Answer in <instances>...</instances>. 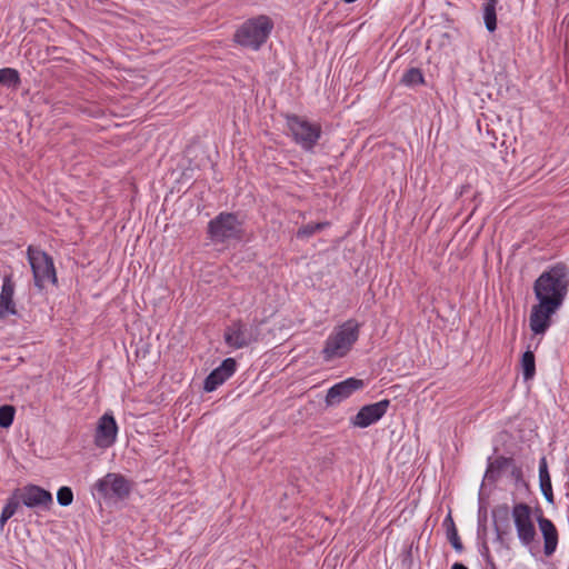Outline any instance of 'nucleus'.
I'll return each instance as SVG.
<instances>
[{"mask_svg":"<svg viewBox=\"0 0 569 569\" xmlns=\"http://www.w3.org/2000/svg\"><path fill=\"white\" fill-rule=\"evenodd\" d=\"M569 291V267L557 262L545 270L533 282V292L539 302L560 308Z\"/></svg>","mask_w":569,"mask_h":569,"instance_id":"nucleus-1","label":"nucleus"},{"mask_svg":"<svg viewBox=\"0 0 569 569\" xmlns=\"http://www.w3.org/2000/svg\"><path fill=\"white\" fill-rule=\"evenodd\" d=\"M360 332V323L349 319L339 326L326 340L322 356L326 361L345 357L357 342Z\"/></svg>","mask_w":569,"mask_h":569,"instance_id":"nucleus-2","label":"nucleus"},{"mask_svg":"<svg viewBox=\"0 0 569 569\" xmlns=\"http://www.w3.org/2000/svg\"><path fill=\"white\" fill-rule=\"evenodd\" d=\"M273 29L270 17L260 14L244 21L234 32L233 41L241 47L259 50Z\"/></svg>","mask_w":569,"mask_h":569,"instance_id":"nucleus-3","label":"nucleus"},{"mask_svg":"<svg viewBox=\"0 0 569 569\" xmlns=\"http://www.w3.org/2000/svg\"><path fill=\"white\" fill-rule=\"evenodd\" d=\"M27 257L32 270L34 286L42 290L46 283L57 284L53 259L43 250L29 246Z\"/></svg>","mask_w":569,"mask_h":569,"instance_id":"nucleus-4","label":"nucleus"},{"mask_svg":"<svg viewBox=\"0 0 569 569\" xmlns=\"http://www.w3.org/2000/svg\"><path fill=\"white\" fill-rule=\"evenodd\" d=\"M92 490L101 499L121 501L129 498L132 482L121 473L108 472L94 482Z\"/></svg>","mask_w":569,"mask_h":569,"instance_id":"nucleus-5","label":"nucleus"},{"mask_svg":"<svg viewBox=\"0 0 569 569\" xmlns=\"http://www.w3.org/2000/svg\"><path fill=\"white\" fill-rule=\"evenodd\" d=\"M208 233L211 240L224 242L230 239L242 238V222L233 212H220L208 223Z\"/></svg>","mask_w":569,"mask_h":569,"instance_id":"nucleus-6","label":"nucleus"},{"mask_svg":"<svg viewBox=\"0 0 569 569\" xmlns=\"http://www.w3.org/2000/svg\"><path fill=\"white\" fill-rule=\"evenodd\" d=\"M286 119L295 141L300 144L302 149L307 151L312 150L321 137L320 124L311 123L297 114H287Z\"/></svg>","mask_w":569,"mask_h":569,"instance_id":"nucleus-7","label":"nucleus"},{"mask_svg":"<svg viewBox=\"0 0 569 569\" xmlns=\"http://www.w3.org/2000/svg\"><path fill=\"white\" fill-rule=\"evenodd\" d=\"M531 508L525 502L512 507L511 516L517 530V536L523 546H529L536 539L537 532L531 519Z\"/></svg>","mask_w":569,"mask_h":569,"instance_id":"nucleus-8","label":"nucleus"},{"mask_svg":"<svg viewBox=\"0 0 569 569\" xmlns=\"http://www.w3.org/2000/svg\"><path fill=\"white\" fill-rule=\"evenodd\" d=\"M389 405L390 401L388 399L366 405L360 408L355 417L351 418L350 423L353 427L367 428L380 420L386 415Z\"/></svg>","mask_w":569,"mask_h":569,"instance_id":"nucleus-9","label":"nucleus"},{"mask_svg":"<svg viewBox=\"0 0 569 569\" xmlns=\"http://www.w3.org/2000/svg\"><path fill=\"white\" fill-rule=\"evenodd\" d=\"M363 387V380L353 377L348 378L329 388L325 402L328 407L337 406Z\"/></svg>","mask_w":569,"mask_h":569,"instance_id":"nucleus-10","label":"nucleus"},{"mask_svg":"<svg viewBox=\"0 0 569 569\" xmlns=\"http://www.w3.org/2000/svg\"><path fill=\"white\" fill-rule=\"evenodd\" d=\"M559 308L548 305V302H539L531 308L529 317V326L535 335H543L551 326V316Z\"/></svg>","mask_w":569,"mask_h":569,"instance_id":"nucleus-11","label":"nucleus"},{"mask_svg":"<svg viewBox=\"0 0 569 569\" xmlns=\"http://www.w3.org/2000/svg\"><path fill=\"white\" fill-rule=\"evenodd\" d=\"M17 491L21 502L28 508L49 509L53 502L51 492L36 485H28Z\"/></svg>","mask_w":569,"mask_h":569,"instance_id":"nucleus-12","label":"nucleus"},{"mask_svg":"<svg viewBox=\"0 0 569 569\" xmlns=\"http://www.w3.org/2000/svg\"><path fill=\"white\" fill-rule=\"evenodd\" d=\"M224 342L233 349H242L256 341L250 328L241 320L233 321L224 330Z\"/></svg>","mask_w":569,"mask_h":569,"instance_id":"nucleus-13","label":"nucleus"},{"mask_svg":"<svg viewBox=\"0 0 569 569\" xmlns=\"http://www.w3.org/2000/svg\"><path fill=\"white\" fill-rule=\"evenodd\" d=\"M118 426L111 413H104L98 421L94 443L99 448L111 447L117 439Z\"/></svg>","mask_w":569,"mask_h":569,"instance_id":"nucleus-14","label":"nucleus"},{"mask_svg":"<svg viewBox=\"0 0 569 569\" xmlns=\"http://www.w3.org/2000/svg\"><path fill=\"white\" fill-rule=\"evenodd\" d=\"M496 540L503 547L509 548L511 539L510 511L507 505L498 506L492 511Z\"/></svg>","mask_w":569,"mask_h":569,"instance_id":"nucleus-15","label":"nucleus"},{"mask_svg":"<svg viewBox=\"0 0 569 569\" xmlns=\"http://www.w3.org/2000/svg\"><path fill=\"white\" fill-rule=\"evenodd\" d=\"M237 369V361L233 358L224 359L221 365L213 369L204 379L203 389L207 392L214 391L219 386L227 381Z\"/></svg>","mask_w":569,"mask_h":569,"instance_id":"nucleus-16","label":"nucleus"},{"mask_svg":"<svg viewBox=\"0 0 569 569\" xmlns=\"http://www.w3.org/2000/svg\"><path fill=\"white\" fill-rule=\"evenodd\" d=\"M14 282L10 274L3 277V282L0 292V319L8 316L17 315L14 296Z\"/></svg>","mask_w":569,"mask_h":569,"instance_id":"nucleus-17","label":"nucleus"},{"mask_svg":"<svg viewBox=\"0 0 569 569\" xmlns=\"http://www.w3.org/2000/svg\"><path fill=\"white\" fill-rule=\"evenodd\" d=\"M538 526L543 537V552L547 557H549L557 549L558 530L550 519L541 515L538 517Z\"/></svg>","mask_w":569,"mask_h":569,"instance_id":"nucleus-18","label":"nucleus"},{"mask_svg":"<svg viewBox=\"0 0 569 569\" xmlns=\"http://www.w3.org/2000/svg\"><path fill=\"white\" fill-rule=\"evenodd\" d=\"M539 482L540 489L545 499L549 503H555V496L552 491L551 478L548 471V465L546 457H542L539 461Z\"/></svg>","mask_w":569,"mask_h":569,"instance_id":"nucleus-19","label":"nucleus"},{"mask_svg":"<svg viewBox=\"0 0 569 569\" xmlns=\"http://www.w3.org/2000/svg\"><path fill=\"white\" fill-rule=\"evenodd\" d=\"M512 463V458H507L502 456L497 457L495 460H489L486 470V478H488L491 481H496L499 478L500 472L507 467L511 466Z\"/></svg>","mask_w":569,"mask_h":569,"instance_id":"nucleus-20","label":"nucleus"},{"mask_svg":"<svg viewBox=\"0 0 569 569\" xmlns=\"http://www.w3.org/2000/svg\"><path fill=\"white\" fill-rule=\"evenodd\" d=\"M0 84L17 90L21 84L20 73L13 68L0 69Z\"/></svg>","mask_w":569,"mask_h":569,"instance_id":"nucleus-21","label":"nucleus"},{"mask_svg":"<svg viewBox=\"0 0 569 569\" xmlns=\"http://www.w3.org/2000/svg\"><path fill=\"white\" fill-rule=\"evenodd\" d=\"M520 366L522 370V377L525 381L531 380L536 375V358L531 350L523 352Z\"/></svg>","mask_w":569,"mask_h":569,"instance_id":"nucleus-22","label":"nucleus"},{"mask_svg":"<svg viewBox=\"0 0 569 569\" xmlns=\"http://www.w3.org/2000/svg\"><path fill=\"white\" fill-rule=\"evenodd\" d=\"M496 6L497 0H486L483 4V21L489 32H493L497 29Z\"/></svg>","mask_w":569,"mask_h":569,"instance_id":"nucleus-23","label":"nucleus"},{"mask_svg":"<svg viewBox=\"0 0 569 569\" xmlns=\"http://www.w3.org/2000/svg\"><path fill=\"white\" fill-rule=\"evenodd\" d=\"M443 523L447 526V538L451 546L456 551L461 552L463 550V545L459 538L458 530L450 513L447 516Z\"/></svg>","mask_w":569,"mask_h":569,"instance_id":"nucleus-24","label":"nucleus"},{"mask_svg":"<svg viewBox=\"0 0 569 569\" xmlns=\"http://www.w3.org/2000/svg\"><path fill=\"white\" fill-rule=\"evenodd\" d=\"M401 83L409 87L423 84L425 77L419 68H410L403 73Z\"/></svg>","mask_w":569,"mask_h":569,"instance_id":"nucleus-25","label":"nucleus"},{"mask_svg":"<svg viewBox=\"0 0 569 569\" xmlns=\"http://www.w3.org/2000/svg\"><path fill=\"white\" fill-rule=\"evenodd\" d=\"M328 226H329V222H327V221L305 224L298 229L297 238L308 239V238L312 237L315 233L322 231Z\"/></svg>","mask_w":569,"mask_h":569,"instance_id":"nucleus-26","label":"nucleus"},{"mask_svg":"<svg viewBox=\"0 0 569 569\" xmlns=\"http://www.w3.org/2000/svg\"><path fill=\"white\" fill-rule=\"evenodd\" d=\"M14 408L10 405H4L0 407V427L9 428L14 418Z\"/></svg>","mask_w":569,"mask_h":569,"instance_id":"nucleus-27","label":"nucleus"},{"mask_svg":"<svg viewBox=\"0 0 569 569\" xmlns=\"http://www.w3.org/2000/svg\"><path fill=\"white\" fill-rule=\"evenodd\" d=\"M21 503L18 491H16L14 495L7 500L2 509V513L11 518L17 512Z\"/></svg>","mask_w":569,"mask_h":569,"instance_id":"nucleus-28","label":"nucleus"},{"mask_svg":"<svg viewBox=\"0 0 569 569\" xmlns=\"http://www.w3.org/2000/svg\"><path fill=\"white\" fill-rule=\"evenodd\" d=\"M57 501L62 507H68L73 501V492L69 487H61L57 492Z\"/></svg>","mask_w":569,"mask_h":569,"instance_id":"nucleus-29","label":"nucleus"},{"mask_svg":"<svg viewBox=\"0 0 569 569\" xmlns=\"http://www.w3.org/2000/svg\"><path fill=\"white\" fill-rule=\"evenodd\" d=\"M10 519L9 516H6L1 512V516H0V528L2 529L6 525V522Z\"/></svg>","mask_w":569,"mask_h":569,"instance_id":"nucleus-30","label":"nucleus"},{"mask_svg":"<svg viewBox=\"0 0 569 569\" xmlns=\"http://www.w3.org/2000/svg\"><path fill=\"white\" fill-rule=\"evenodd\" d=\"M451 569H468L463 563L455 562Z\"/></svg>","mask_w":569,"mask_h":569,"instance_id":"nucleus-31","label":"nucleus"},{"mask_svg":"<svg viewBox=\"0 0 569 569\" xmlns=\"http://www.w3.org/2000/svg\"><path fill=\"white\" fill-rule=\"evenodd\" d=\"M533 512H535V516H536V519H537V520H538V517H539L540 515H541V516H543V511H542V509H541V508H539V507L535 508V511H533Z\"/></svg>","mask_w":569,"mask_h":569,"instance_id":"nucleus-32","label":"nucleus"},{"mask_svg":"<svg viewBox=\"0 0 569 569\" xmlns=\"http://www.w3.org/2000/svg\"><path fill=\"white\" fill-rule=\"evenodd\" d=\"M469 188V186H462L461 187V191H460V194L465 193L467 191V189Z\"/></svg>","mask_w":569,"mask_h":569,"instance_id":"nucleus-33","label":"nucleus"},{"mask_svg":"<svg viewBox=\"0 0 569 569\" xmlns=\"http://www.w3.org/2000/svg\"><path fill=\"white\" fill-rule=\"evenodd\" d=\"M516 473L520 475V470L519 469L513 470L512 475H516Z\"/></svg>","mask_w":569,"mask_h":569,"instance_id":"nucleus-34","label":"nucleus"}]
</instances>
